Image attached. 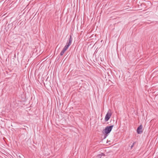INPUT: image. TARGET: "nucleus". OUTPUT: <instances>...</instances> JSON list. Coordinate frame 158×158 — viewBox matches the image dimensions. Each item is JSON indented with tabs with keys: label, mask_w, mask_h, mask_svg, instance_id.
Masks as SVG:
<instances>
[{
	"label": "nucleus",
	"mask_w": 158,
	"mask_h": 158,
	"mask_svg": "<svg viewBox=\"0 0 158 158\" xmlns=\"http://www.w3.org/2000/svg\"><path fill=\"white\" fill-rule=\"evenodd\" d=\"M100 155H102V156L104 155V154L103 153H101V154H100Z\"/></svg>",
	"instance_id": "obj_7"
},
{
	"label": "nucleus",
	"mask_w": 158,
	"mask_h": 158,
	"mask_svg": "<svg viewBox=\"0 0 158 158\" xmlns=\"http://www.w3.org/2000/svg\"><path fill=\"white\" fill-rule=\"evenodd\" d=\"M142 126L141 125L139 126L137 128V133L139 134H140L142 132Z\"/></svg>",
	"instance_id": "obj_4"
},
{
	"label": "nucleus",
	"mask_w": 158,
	"mask_h": 158,
	"mask_svg": "<svg viewBox=\"0 0 158 158\" xmlns=\"http://www.w3.org/2000/svg\"><path fill=\"white\" fill-rule=\"evenodd\" d=\"M114 125H111L106 127L103 131V133L106 134L110 133Z\"/></svg>",
	"instance_id": "obj_2"
},
{
	"label": "nucleus",
	"mask_w": 158,
	"mask_h": 158,
	"mask_svg": "<svg viewBox=\"0 0 158 158\" xmlns=\"http://www.w3.org/2000/svg\"><path fill=\"white\" fill-rule=\"evenodd\" d=\"M135 143V142H134L133 143V144L131 145V149L133 147V146L134 145Z\"/></svg>",
	"instance_id": "obj_5"
},
{
	"label": "nucleus",
	"mask_w": 158,
	"mask_h": 158,
	"mask_svg": "<svg viewBox=\"0 0 158 158\" xmlns=\"http://www.w3.org/2000/svg\"><path fill=\"white\" fill-rule=\"evenodd\" d=\"M101 156H102V155L99 154L98 156V158H101Z\"/></svg>",
	"instance_id": "obj_6"
},
{
	"label": "nucleus",
	"mask_w": 158,
	"mask_h": 158,
	"mask_svg": "<svg viewBox=\"0 0 158 158\" xmlns=\"http://www.w3.org/2000/svg\"><path fill=\"white\" fill-rule=\"evenodd\" d=\"M73 39L71 35H70V38L68 41L66 45L64 46L61 52L60 55L62 56L63 55L64 52L68 49L69 47L71 45Z\"/></svg>",
	"instance_id": "obj_1"
},
{
	"label": "nucleus",
	"mask_w": 158,
	"mask_h": 158,
	"mask_svg": "<svg viewBox=\"0 0 158 158\" xmlns=\"http://www.w3.org/2000/svg\"><path fill=\"white\" fill-rule=\"evenodd\" d=\"M112 114L110 111H108L107 113L105 118V121H107L111 117Z\"/></svg>",
	"instance_id": "obj_3"
}]
</instances>
